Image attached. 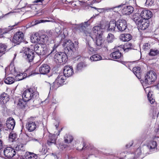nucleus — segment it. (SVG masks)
Returning a JSON list of instances; mask_svg holds the SVG:
<instances>
[{
    "instance_id": "obj_27",
    "label": "nucleus",
    "mask_w": 159,
    "mask_h": 159,
    "mask_svg": "<svg viewBox=\"0 0 159 159\" xmlns=\"http://www.w3.org/2000/svg\"><path fill=\"white\" fill-rule=\"evenodd\" d=\"M25 156V159H36L38 157L37 154L29 152H26Z\"/></svg>"
},
{
    "instance_id": "obj_17",
    "label": "nucleus",
    "mask_w": 159,
    "mask_h": 159,
    "mask_svg": "<svg viewBox=\"0 0 159 159\" xmlns=\"http://www.w3.org/2000/svg\"><path fill=\"white\" fill-rule=\"evenodd\" d=\"M72 67L70 66H65L63 70L64 75L66 76L70 77L73 74Z\"/></svg>"
},
{
    "instance_id": "obj_35",
    "label": "nucleus",
    "mask_w": 159,
    "mask_h": 159,
    "mask_svg": "<svg viewBox=\"0 0 159 159\" xmlns=\"http://www.w3.org/2000/svg\"><path fill=\"white\" fill-rule=\"evenodd\" d=\"M120 39L123 41L128 42L129 41V34H122L120 36Z\"/></svg>"
},
{
    "instance_id": "obj_32",
    "label": "nucleus",
    "mask_w": 159,
    "mask_h": 159,
    "mask_svg": "<svg viewBox=\"0 0 159 159\" xmlns=\"http://www.w3.org/2000/svg\"><path fill=\"white\" fill-rule=\"evenodd\" d=\"M42 50H43L42 47H39L38 44H35L34 46V51L39 55H41L42 53L41 52Z\"/></svg>"
},
{
    "instance_id": "obj_7",
    "label": "nucleus",
    "mask_w": 159,
    "mask_h": 159,
    "mask_svg": "<svg viewBox=\"0 0 159 159\" xmlns=\"http://www.w3.org/2000/svg\"><path fill=\"white\" fill-rule=\"evenodd\" d=\"M145 145V147L147 148L149 151V152H148L146 153L148 154L152 153L157 149V143L155 141L151 140L147 141Z\"/></svg>"
},
{
    "instance_id": "obj_29",
    "label": "nucleus",
    "mask_w": 159,
    "mask_h": 159,
    "mask_svg": "<svg viewBox=\"0 0 159 159\" xmlns=\"http://www.w3.org/2000/svg\"><path fill=\"white\" fill-rule=\"evenodd\" d=\"M148 54L151 56H158L159 55V49L156 48L151 49Z\"/></svg>"
},
{
    "instance_id": "obj_13",
    "label": "nucleus",
    "mask_w": 159,
    "mask_h": 159,
    "mask_svg": "<svg viewBox=\"0 0 159 159\" xmlns=\"http://www.w3.org/2000/svg\"><path fill=\"white\" fill-rule=\"evenodd\" d=\"M140 16L142 19L144 20H148L152 16V13L149 10L144 9L141 11Z\"/></svg>"
},
{
    "instance_id": "obj_6",
    "label": "nucleus",
    "mask_w": 159,
    "mask_h": 159,
    "mask_svg": "<svg viewBox=\"0 0 159 159\" xmlns=\"http://www.w3.org/2000/svg\"><path fill=\"white\" fill-rule=\"evenodd\" d=\"M55 61L57 63L65 62L66 61L67 56L65 53L60 52L57 53L54 56Z\"/></svg>"
},
{
    "instance_id": "obj_31",
    "label": "nucleus",
    "mask_w": 159,
    "mask_h": 159,
    "mask_svg": "<svg viewBox=\"0 0 159 159\" xmlns=\"http://www.w3.org/2000/svg\"><path fill=\"white\" fill-rule=\"evenodd\" d=\"M0 99L3 103H6L9 99L8 95L7 94L4 93L1 95Z\"/></svg>"
},
{
    "instance_id": "obj_63",
    "label": "nucleus",
    "mask_w": 159,
    "mask_h": 159,
    "mask_svg": "<svg viewBox=\"0 0 159 159\" xmlns=\"http://www.w3.org/2000/svg\"><path fill=\"white\" fill-rule=\"evenodd\" d=\"M43 21H44L43 23H45L46 22H53L52 21H51V20H43Z\"/></svg>"
},
{
    "instance_id": "obj_38",
    "label": "nucleus",
    "mask_w": 159,
    "mask_h": 159,
    "mask_svg": "<svg viewBox=\"0 0 159 159\" xmlns=\"http://www.w3.org/2000/svg\"><path fill=\"white\" fill-rule=\"evenodd\" d=\"M73 140V137L70 135H67L64 137V141L65 143H70Z\"/></svg>"
},
{
    "instance_id": "obj_19",
    "label": "nucleus",
    "mask_w": 159,
    "mask_h": 159,
    "mask_svg": "<svg viewBox=\"0 0 159 159\" xmlns=\"http://www.w3.org/2000/svg\"><path fill=\"white\" fill-rule=\"evenodd\" d=\"M93 32L96 36L102 35L103 29L101 26H94L93 29Z\"/></svg>"
},
{
    "instance_id": "obj_46",
    "label": "nucleus",
    "mask_w": 159,
    "mask_h": 159,
    "mask_svg": "<svg viewBox=\"0 0 159 159\" xmlns=\"http://www.w3.org/2000/svg\"><path fill=\"white\" fill-rule=\"evenodd\" d=\"M16 137V135L15 134L11 133L9 135V138L10 139H12L11 141H12L15 139Z\"/></svg>"
},
{
    "instance_id": "obj_23",
    "label": "nucleus",
    "mask_w": 159,
    "mask_h": 159,
    "mask_svg": "<svg viewBox=\"0 0 159 159\" xmlns=\"http://www.w3.org/2000/svg\"><path fill=\"white\" fill-rule=\"evenodd\" d=\"M116 26L117 27L116 22H115L114 21H110L109 24L106 26L105 29H107L108 30L114 31Z\"/></svg>"
},
{
    "instance_id": "obj_26",
    "label": "nucleus",
    "mask_w": 159,
    "mask_h": 159,
    "mask_svg": "<svg viewBox=\"0 0 159 159\" xmlns=\"http://www.w3.org/2000/svg\"><path fill=\"white\" fill-rule=\"evenodd\" d=\"M57 137L56 134H50L49 136V139L48 140L47 143L49 145H51L52 144H55Z\"/></svg>"
},
{
    "instance_id": "obj_10",
    "label": "nucleus",
    "mask_w": 159,
    "mask_h": 159,
    "mask_svg": "<svg viewBox=\"0 0 159 159\" xmlns=\"http://www.w3.org/2000/svg\"><path fill=\"white\" fill-rule=\"evenodd\" d=\"M34 52L30 48H28L24 52L25 55L24 56L26 58V60L29 62L32 61L34 59Z\"/></svg>"
},
{
    "instance_id": "obj_44",
    "label": "nucleus",
    "mask_w": 159,
    "mask_h": 159,
    "mask_svg": "<svg viewBox=\"0 0 159 159\" xmlns=\"http://www.w3.org/2000/svg\"><path fill=\"white\" fill-rule=\"evenodd\" d=\"M60 42L55 43L52 47V49L51 50L50 53H55L57 51V49L60 45Z\"/></svg>"
},
{
    "instance_id": "obj_62",
    "label": "nucleus",
    "mask_w": 159,
    "mask_h": 159,
    "mask_svg": "<svg viewBox=\"0 0 159 159\" xmlns=\"http://www.w3.org/2000/svg\"><path fill=\"white\" fill-rule=\"evenodd\" d=\"M39 74V73L37 71V72H36V70H35V72H32V73H31V75H35V74Z\"/></svg>"
},
{
    "instance_id": "obj_43",
    "label": "nucleus",
    "mask_w": 159,
    "mask_h": 159,
    "mask_svg": "<svg viewBox=\"0 0 159 159\" xmlns=\"http://www.w3.org/2000/svg\"><path fill=\"white\" fill-rule=\"evenodd\" d=\"M7 47L5 44L0 43V54H4L6 50Z\"/></svg>"
},
{
    "instance_id": "obj_16",
    "label": "nucleus",
    "mask_w": 159,
    "mask_h": 159,
    "mask_svg": "<svg viewBox=\"0 0 159 159\" xmlns=\"http://www.w3.org/2000/svg\"><path fill=\"white\" fill-rule=\"evenodd\" d=\"M90 22L89 20L85 22L84 23H82L79 25H77L75 27L76 30H79L80 31H85L86 28L90 25Z\"/></svg>"
},
{
    "instance_id": "obj_8",
    "label": "nucleus",
    "mask_w": 159,
    "mask_h": 159,
    "mask_svg": "<svg viewBox=\"0 0 159 159\" xmlns=\"http://www.w3.org/2000/svg\"><path fill=\"white\" fill-rule=\"evenodd\" d=\"M24 34L22 32H18L14 36L13 43L16 44H19L24 41Z\"/></svg>"
},
{
    "instance_id": "obj_53",
    "label": "nucleus",
    "mask_w": 159,
    "mask_h": 159,
    "mask_svg": "<svg viewBox=\"0 0 159 159\" xmlns=\"http://www.w3.org/2000/svg\"><path fill=\"white\" fill-rule=\"evenodd\" d=\"M137 142V140H136L131 141V144L130 145V147L132 146H133L134 144L135 146ZM136 145L137 144H136Z\"/></svg>"
},
{
    "instance_id": "obj_52",
    "label": "nucleus",
    "mask_w": 159,
    "mask_h": 159,
    "mask_svg": "<svg viewBox=\"0 0 159 159\" xmlns=\"http://www.w3.org/2000/svg\"><path fill=\"white\" fill-rule=\"evenodd\" d=\"M130 3H131V5L134 6L136 5V0H130Z\"/></svg>"
},
{
    "instance_id": "obj_3",
    "label": "nucleus",
    "mask_w": 159,
    "mask_h": 159,
    "mask_svg": "<svg viewBox=\"0 0 159 159\" xmlns=\"http://www.w3.org/2000/svg\"><path fill=\"white\" fill-rule=\"evenodd\" d=\"M156 76L154 72L153 71H150L147 72L145 77L144 80H142L141 82L143 86H147L146 89L148 88V85L151 84L156 79Z\"/></svg>"
},
{
    "instance_id": "obj_33",
    "label": "nucleus",
    "mask_w": 159,
    "mask_h": 159,
    "mask_svg": "<svg viewBox=\"0 0 159 159\" xmlns=\"http://www.w3.org/2000/svg\"><path fill=\"white\" fill-rule=\"evenodd\" d=\"M15 81L14 78L11 77L6 76L4 80L5 83L7 84H11L14 82Z\"/></svg>"
},
{
    "instance_id": "obj_9",
    "label": "nucleus",
    "mask_w": 159,
    "mask_h": 159,
    "mask_svg": "<svg viewBox=\"0 0 159 159\" xmlns=\"http://www.w3.org/2000/svg\"><path fill=\"white\" fill-rule=\"evenodd\" d=\"M65 48V50L66 52L71 51L74 48V44L70 40L66 39L65 40L62 44Z\"/></svg>"
},
{
    "instance_id": "obj_59",
    "label": "nucleus",
    "mask_w": 159,
    "mask_h": 159,
    "mask_svg": "<svg viewBox=\"0 0 159 159\" xmlns=\"http://www.w3.org/2000/svg\"><path fill=\"white\" fill-rule=\"evenodd\" d=\"M2 142L0 139V150H1L2 148Z\"/></svg>"
},
{
    "instance_id": "obj_20",
    "label": "nucleus",
    "mask_w": 159,
    "mask_h": 159,
    "mask_svg": "<svg viewBox=\"0 0 159 159\" xmlns=\"http://www.w3.org/2000/svg\"><path fill=\"white\" fill-rule=\"evenodd\" d=\"M104 40L102 37V35H98L96 36L95 43L98 48H99L103 44Z\"/></svg>"
},
{
    "instance_id": "obj_5",
    "label": "nucleus",
    "mask_w": 159,
    "mask_h": 159,
    "mask_svg": "<svg viewBox=\"0 0 159 159\" xmlns=\"http://www.w3.org/2000/svg\"><path fill=\"white\" fill-rule=\"evenodd\" d=\"M66 77L64 75H59L55 81L52 84V86L50 87L55 89H57L59 86L62 85L65 82Z\"/></svg>"
},
{
    "instance_id": "obj_41",
    "label": "nucleus",
    "mask_w": 159,
    "mask_h": 159,
    "mask_svg": "<svg viewBox=\"0 0 159 159\" xmlns=\"http://www.w3.org/2000/svg\"><path fill=\"white\" fill-rule=\"evenodd\" d=\"M40 40L45 44L47 43L49 39L48 37L45 34L42 35L40 37Z\"/></svg>"
},
{
    "instance_id": "obj_21",
    "label": "nucleus",
    "mask_w": 159,
    "mask_h": 159,
    "mask_svg": "<svg viewBox=\"0 0 159 159\" xmlns=\"http://www.w3.org/2000/svg\"><path fill=\"white\" fill-rule=\"evenodd\" d=\"M132 72L139 79H141L142 73L141 69L139 67L137 66L134 67L133 68Z\"/></svg>"
},
{
    "instance_id": "obj_47",
    "label": "nucleus",
    "mask_w": 159,
    "mask_h": 159,
    "mask_svg": "<svg viewBox=\"0 0 159 159\" xmlns=\"http://www.w3.org/2000/svg\"><path fill=\"white\" fill-rule=\"evenodd\" d=\"M150 48V45L149 43H144L143 46V49L144 50H148Z\"/></svg>"
},
{
    "instance_id": "obj_1",
    "label": "nucleus",
    "mask_w": 159,
    "mask_h": 159,
    "mask_svg": "<svg viewBox=\"0 0 159 159\" xmlns=\"http://www.w3.org/2000/svg\"><path fill=\"white\" fill-rule=\"evenodd\" d=\"M39 94L35 88H30L25 91L22 95V98L25 101L37 99L39 98Z\"/></svg>"
},
{
    "instance_id": "obj_37",
    "label": "nucleus",
    "mask_w": 159,
    "mask_h": 159,
    "mask_svg": "<svg viewBox=\"0 0 159 159\" xmlns=\"http://www.w3.org/2000/svg\"><path fill=\"white\" fill-rule=\"evenodd\" d=\"M87 65L85 64L84 62H81L79 63L76 66V70L79 71L82 70L83 68L86 67Z\"/></svg>"
},
{
    "instance_id": "obj_36",
    "label": "nucleus",
    "mask_w": 159,
    "mask_h": 159,
    "mask_svg": "<svg viewBox=\"0 0 159 159\" xmlns=\"http://www.w3.org/2000/svg\"><path fill=\"white\" fill-rule=\"evenodd\" d=\"M102 59V57L99 54H96L93 55L90 57V59L92 61H97Z\"/></svg>"
},
{
    "instance_id": "obj_12",
    "label": "nucleus",
    "mask_w": 159,
    "mask_h": 159,
    "mask_svg": "<svg viewBox=\"0 0 159 159\" xmlns=\"http://www.w3.org/2000/svg\"><path fill=\"white\" fill-rule=\"evenodd\" d=\"M116 25L117 28L120 31H123L125 30L127 25L125 20L120 19L116 21Z\"/></svg>"
},
{
    "instance_id": "obj_40",
    "label": "nucleus",
    "mask_w": 159,
    "mask_h": 159,
    "mask_svg": "<svg viewBox=\"0 0 159 159\" xmlns=\"http://www.w3.org/2000/svg\"><path fill=\"white\" fill-rule=\"evenodd\" d=\"M141 148L140 147H139L134 152L135 156L132 159H137V158L139 157L141 154Z\"/></svg>"
},
{
    "instance_id": "obj_55",
    "label": "nucleus",
    "mask_w": 159,
    "mask_h": 159,
    "mask_svg": "<svg viewBox=\"0 0 159 159\" xmlns=\"http://www.w3.org/2000/svg\"><path fill=\"white\" fill-rule=\"evenodd\" d=\"M100 9L103 10V11H110V10H112V8H109V7H106V8H102V9Z\"/></svg>"
},
{
    "instance_id": "obj_28",
    "label": "nucleus",
    "mask_w": 159,
    "mask_h": 159,
    "mask_svg": "<svg viewBox=\"0 0 159 159\" xmlns=\"http://www.w3.org/2000/svg\"><path fill=\"white\" fill-rule=\"evenodd\" d=\"M40 37L38 34H35L31 37V40L33 43H36L40 40Z\"/></svg>"
},
{
    "instance_id": "obj_54",
    "label": "nucleus",
    "mask_w": 159,
    "mask_h": 159,
    "mask_svg": "<svg viewBox=\"0 0 159 159\" xmlns=\"http://www.w3.org/2000/svg\"><path fill=\"white\" fill-rule=\"evenodd\" d=\"M22 147V146L21 145H18V146H16L15 147V149L16 151L19 150L21 149V148Z\"/></svg>"
},
{
    "instance_id": "obj_50",
    "label": "nucleus",
    "mask_w": 159,
    "mask_h": 159,
    "mask_svg": "<svg viewBox=\"0 0 159 159\" xmlns=\"http://www.w3.org/2000/svg\"><path fill=\"white\" fill-rule=\"evenodd\" d=\"M60 30L61 28L60 27L56 28V32L57 33L58 35H59L61 34L60 32Z\"/></svg>"
},
{
    "instance_id": "obj_48",
    "label": "nucleus",
    "mask_w": 159,
    "mask_h": 159,
    "mask_svg": "<svg viewBox=\"0 0 159 159\" xmlns=\"http://www.w3.org/2000/svg\"><path fill=\"white\" fill-rule=\"evenodd\" d=\"M150 95L149 93H148V98L150 103L152 104L155 101V100L152 98L151 97H150Z\"/></svg>"
},
{
    "instance_id": "obj_22",
    "label": "nucleus",
    "mask_w": 159,
    "mask_h": 159,
    "mask_svg": "<svg viewBox=\"0 0 159 159\" xmlns=\"http://www.w3.org/2000/svg\"><path fill=\"white\" fill-rule=\"evenodd\" d=\"M130 18L131 20L135 23L136 25L137 23L141 21L142 20L140 15L137 13H135L133 15H131V16H130Z\"/></svg>"
},
{
    "instance_id": "obj_30",
    "label": "nucleus",
    "mask_w": 159,
    "mask_h": 159,
    "mask_svg": "<svg viewBox=\"0 0 159 159\" xmlns=\"http://www.w3.org/2000/svg\"><path fill=\"white\" fill-rule=\"evenodd\" d=\"M16 76V79L17 80H22L26 78L27 75L25 73L19 74L18 72H17V74Z\"/></svg>"
},
{
    "instance_id": "obj_4",
    "label": "nucleus",
    "mask_w": 159,
    "mask_h": 159,
    "mask_svg": "<svg viewBox=\"0 0 159 159\" xmlns=\"http://www.w3.org/2000/svg\"><path fill=\"white\" fill-rule=\"evenodd\" d=\"M38 124V122L35 120L34 118L30 117L28 120L26 128L29 131L32 132L39 127Z\"/></svg>"
},
{
    "instance_id": "obj_45",
    "label": "nucleus",
    "mask_w": 159,
    "mask_h": 159,
    "mask_svg": "<svg viewBox=\"0 0 159 159\" xmlns=\"http://www.w3.org/2000/svg\"><path fill=\"white\" fill-rule=\"evenodd\" d=\"M86 46L89 53H92L95 52V49L93 47H91L89 43L87 44Z\"/></svg>"
},
{
    "instance_id": "obj_49",
    "label": "nucleus",
    "mask_w": 159,
    "mask_h": 159,
    "mask_svg": "<svg viewBox=\"0 0 159 159\" xmlns=\"http://www.w3.org/2000/svg\"><path fill=\"white\" fill-rule=\"evenodd\" d=\"M153 3V0H146L145 4L146 5L151 6Z\"/></svg>"
},
{
    "instance_id": "obj_58",
    "label": "nucleus",
    "mask_w": 159,
    "mask_h": 159,
    "mask_svg": "<svg viewBox=\"0 0 159 159\" xmlns=\"http://www.w3.org/2000/svg\"><path fill=\"white\" fill-rule=\"evenodd\" d=\"M30 140H33V141H37L38 142H39V139H36L35 138H31V139H30Z\"/></svg>"
},
{
    "instance_id": "obj_61",
    "label": "nucleus",
    "mask_w": 159,
    "mask_h": 159,
    "mask_svg": "<svg viewBox=\"0 0 159 159\" xmlns=\"http://www.w3.org/2000/svg\"><path fill=\"white\" fill-rule=\"evenodd\" d=\"M125 66H126L127 67L129 68V63L128 62H125V63L124 64Z\"/></svg>"
},
{
    "instance_id": "obj_56",
    "label": "nucleus",
    "mask_w": 159,
    "mask_h": 159,
    "mask_svg": "<svg viewBox=\"0 0 159 159\" xmlns=\"http://www.w3.org/2000/svg\"><path fill=\"white\" fill-rule=\"evenodd\" d=\"M134 11V8L133 7L130 5V14L132 13Z\"/></svg>"
},
{
    "instance_id": "obj_51",
    "label": "nucleus",
    "mask_w": 159,
    "mask_h": 159,
    "mask_svg": "<svg viewBox=\"0 0 159 159\" xmlns=\"http://www.w3.org/2000/svg\"><path fill=\"white\" fill-rule=\"evenodd\" d=\"M44 21L43 20H36L35 21V25L39 24L41 23H43Z\"/></svg>"
},
{
    "instance_id": "obj_11",
    "label": "nucleus",
    "mask_w": 159,
    "mask_h": 159,
    "mask_svg": "<svg viewBox=\"0 0 159 159\" xmlns=\"http://www.w3.org/2000/svg\"><path fill=\"white\" fill-rule=\"evenodd\" d=\"M4 155L8 158H11L16 154V151L10 147L6 148L4 151Z\"/></svg>"
},
{
    "instance_id": "obj_34",
    "label": "nucleus",
    "mask_w": 159,
    "mask_h": 159,
    "mask_svg": "<svg viewBox=\"0 0 159 159\" xmlns=\"http://www.w3.org/2000/svg\"><path fill=\"white\" fill-rule=\"evenodd\" d=\"M26 101L24 100L23 98L19 99L17 104L18 107L21 108H23L25 107L26 104L25 102Z\"/></svg>"
},
{
    "instance_id": "obj_57",
    "label": "nucleus",
    "mask_w": 159,
    "mask_h": 159,
    "mask_svg": "<svg viewBox=\"0 0 159 159\" xmlns=\"http://www.w3.org/2000/svg\"><path fill=\"white\" fill-rule=\"evenodd\" d=\"M65 148V147H64V146L61 144H60L59 145L58 148H60L61 149L63 150L64 148Z\"/></svg>"
},
{
    "instance_id": "obj_25",
    "label": "nucleus",
    "mask_w": 159,
    "mask_h": 159,
    "mask_svg": "<svg viewBox=\"0 0 159 159\" xmlns=\"http://www.w3.org/2000/svg\"><path fill=\"white\" fill-rule=\"evenodd\" d=\"M8 70H9L10 71V72L9 73V74H12L14 75H16V74H17V72H16V70L15 69V67L14 66L13 63H11L10 65L9 66L7 67L6 68V72Z\"/></svg>"
},
{
    "instance_id": "obj_39",
    "label": "nucleus",
    "mask_w": 159,
    "mask_h": 159,
    "mask_svg": "<svg viewBox=\"0 0 159 159\" xmlns=\"http://www.w3.org/2000/svg\"><path fill=\"white\" fill-rule=\"evenodd\" d=\"M114 39L115 37L114 35L111 33H109L107 37V41L109 43H111L113 42Z\"/></svg>"
},
{
    "instance_id": "obj_18",
    "label": "nucleus",
    "mask_w": 159,
    "mask_h": 159,
    "mask_svg": "<svg viewBox=\"0 0 159 159\" xmlns=\"http://www.w3.org/2000/svg\"><path fill=\"white\" fill-rule=\"evenodd\" d=\"M143 20H144L142 19L141 21L137 23L136 25L139 30H144L148 28L149 26L148 23L144 22Z\"/></svg>"
},
{
    "instance_id": "obj_60",
    "label": "nucleus",
    "mask_w": 159,
    "mask_h": 159,
    "mask_svg": "<svg viewBox=\"0 0 159 159\" xmlns=\"http://www.w3.org/2000/svg\"><path fill=\"white\" fill-rule=\"evenodd\" d=\"M44 0H37L35 1V2L37 3L38 2H42Z\"/></svg>"
},
{
    "instance_id": "obj_15",
    "label": "nucleus",
    "mask_w": 159,
    "mask_h": 159,
    "mask_svg": "<svg viewBox=\"0 0 159 159\" xmlns=\"http://www.w3.org/2000/svg\"><path fill=\"white\" fill-rule=\"evenodd\" d=\"M50 66L47 64L42 65L39 69L40 73L44 75L48 73L50 71Z\"/></svg>"
},
{
    "instance_id": "obj_64",
    "label": "nucleus",
    "mask_w": 159,
    "mask_h": 159,
    "mask_svg": "<svg viewBox=\"0 0 159 159\" xmlns=\"http://www.w3.org/2000/svg\"><path fill=\"white\" fill-rule=\"evenodd\" d=\"M42 151H43V152L45 153V152H47V150L45 149V148H43Z\"/></svg>"
},
{
    "instance_id": "obj_2",
    "label": "nucleus",
    "mask_w": 159,
    "mask_h": 159,
    "mask_svg": "<svg viewBox=\"0 0 159 159\" xmlns=\"http://www.w3.org/2000/svg\"><path fill=\"white\" fill-rule=\"evenodd\" d=\"M122 50L125 52H128L129 50V43H127L123 46H118L117 48V51H114L110 54L111 57L115 59L120 58L121 56V54L119 51Z\"/></svg>"
},
{
    "instance_id": "obj_24",
    "label": "nucleus",
    "mask_w": 159,
    "mask_h": 159,
    "mask_svg": "<svg viewBox=\"0 0 159 159\" xmlns=\"http://www.w3.org/2000/svg\"><path fill=\"white\" fill-rule=\"evenodd\" d=\"M18 23L12 26H9L8 27L3 29H0V36L2 35L3 34L8 33L11 30L13 29V27L18 24ZM2 36H0V37Z\"/></svg>"
},
{
    "instance_id": "obj_14",
    "label": "nucleus",
    "mask_w": 159,
    "mask_h": 159,
    "mask_svg": "<svg viewBox=\"0 0 159 159\" xmlns=\"http://www.w3.org/2000/svg\"><path fill=\"white\" fill-rule=\"evenodd\" d=\"M15 125V121L13 118L9 117L7 119L6 126L7 128L10 130H13Z\"/></svg>"
},
{
    "instance_id": "obj_42",
    "label": "nucleus",
    "mask_w": 159,
    "mask_h": 159,
    "mask_svg": "<svg viewBox=\"0 0 159 159\" xmlns=\"http://www.w3.org/2000/svg\"><path fill=\"white\" fill-rule=\"evenodd\" d=\"M128 5L125 6L123 7L122 10V12L123 14L129 15V8Z\"/></svg>"
}]
</instances>
